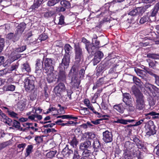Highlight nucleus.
Segmentation results:
<instances>
[{
	"label": "nucleus",
	"instance_id": "37",
	"mask_svg": "<svg viewBox=\"0 0 159 159\" xmlns=\"http://www.w3.org/2000/svg\"><path fill=\"white\" fill-rule=\"evenodd\" d=\"M11 126L18 129H19L20 127V122L15 120L13 121L12 125Z\"/></svg>",
	"mask_w": 159,
	"mask_h": 159
},
{
	"label": "nucleus",
	"instance_id": "30",
	"mask_svg": "<svg viewBox=\"0 0 159 159\" xmlns=\"http://www.w3.org/2000/svg\"><path fill=\"white\" fill-rule=\"evenodd\" d=\"M78 143L75 137H74L70 142V145L73 148H76Z\"/></svg>",
	"mask_w": 159,
	"mask_h": 159
},
{
	"label": "nucleus",
	"instance_id": "8",
	"mask_svg": "<svg viewBox=\"0 0 159 159\" xmlns=\"http://www.w3.org/2000/svg\"><path fill=\"white\" fill-rule=\"evenodd\" d=\"M42 69L44 70L43 64H42V60L39 59H38L36 63L35 73L38 75H40L42 72Z\"/></svg>",
	"mask_w": 159,
	"mask_h": 159
},
{
	"label": "nucleus",
	"instance_id": "36",
	"mask_svg": "<svg viewBox=\"0 0 159 159\" xmlns=\"http://www.w3.org/2000/svg\"><path fill=\"white\" fill-rule=\"evenodd\" d=\"M149 17L148 16H145L141 17L139 23L141 24H143L148 21Z\"/></svg>",
	"mask_w": 159,
	"mask_h": 159
},
{
	"label": "nucleus",
	"instance_id": "64",
	"mask_svg": "<svg viewBox=\"0 0 159 159\" xmlns=\"http://www.w3.org/2000/svg\"><path fill=\"white\" fill-rule=\"evenodd\" d=\"M155 83L159 86V76L157 75L155 77Z\"/></svg>",
	"mask_w": 159,
	"mask_h": 159
},
{
	"label": "nucleus",
	"instance_id": "7",
	"mask_svg": "<svg viewBox=\"0 0 159 159\" xmlns=\"http://www.w3.org/2000/svg\"><path fill=\"white\" fill-rule=\"evenodd\" d=\"M66 89L65 84L62 83H60L55 87L54 90L56 95L59 96L63 91H64Z\"/></svg>",
	"mask_w": 159,
	"mask_h": 159
},
{
	"label": "nucleus",
	"instance_id": "24",
	"mask_svg": "<svg viewBox=\"0 0 159 159\" xmlns=\"http://www.w3.org/2000/svg\"><path fill=\"white\" fill-rule=\"evenodd\" d=\"M15 86L13 85L10 84L5 86L4 87V90L6 91H14L15 89Z\"/></svg>",
	"mask_w": 159,
	"mask_h": 159
},
{
	"label": "nucleus",
	"instance_id": "47",
	"mask_svg": "<svg viewBox=\"0 0 159 159\" xmlns=\"http://www.w3.org/2000/svg\"><path fill=\"white\" fill-rule=\"evenodd\" d=\"M54 12L52 11H48L45 13L44 16L48 18L52 16L54 14Z\"/></svg>",
	"mask_w": 159,
	"mask_h": 159
},
{
	"label": "nucleus",
	"instance_id": "48",
	"mask_svg": "<svg viewBox=\"0 0 159 159\" xmlns=\"http://www.w3.org/2000/svg\"><path fill=\"white\" fill-rule=\"evenodd\" d=\"M80 157L78 154V151L77 150H75L74 153V156H72V157L71 158H73L74 159H78Z\"/></svg>",
	"mask_w": 159,
	"mask_h": 159
},
{
	"label": "nucleus",
	"instance_id": "2",
	"mask_svg": "<svg viewBox=\"0 0 159 159\" xmlns=\"http://www.w3.org/2000/svg\"><path fill=\"white\" fill-rule=\"evenodd\" d=\"M34 78L31 76L26 78L24 80L25 87L27 91L33 90L34 88Z\"/></svg>",
	"mask_w": 159,
	"mask_h": 159
},
{
	"label": "nucleus",
	"instance_id": "44",
	"mask_svg": "<svg viewBox=\"0 0 159 159\" xmlns=\"http://www.w3.org/2000/svg\"><path fill=\"white\" fill-rule=\"evenodd\" d=\"M4 39L2 38H0V53L2 51L4 46Z\"/></svg>",
	"mask_w": 159,
	"mask_h": 159
},
{
	"label": "nucleus",
	"instance_id": "6",
	"mask_svg": "<svg viewBox=\"0 0 159 159\" xmlns=\"http://www.w3.org/2000/svg\"><path fill=\"white\" fill-rule=\"evenodd\" d=\"M136 99V108L140 110H143L145 106L143 96H140L139 98H138Z\"/></svg>",
	"mask_w": 159,
	"mask_h": 159
},
{
	"label": "nucleus",
	"instance_id": "9",
	"mask_svg": "<svg viewBox=\"0 0 159 159\" xmlns=\"http://www.w3.org/2000/svg\"><path fill=\"white\" fill-rule=\"evenodd\" d=\"M134 143H131L129 141L126 142L124 144V150L125 152L124 154L125 156L128 155L129 151L134 148Z\"/></svg>",
	"mask_w": 159,
	"mask_h": 159
},
{
	"label": "nucleus",
	"instance_id": "19",
	"mask_svg": "<svg viewBox=\"0 0 159 159\" xmlns=\"http://www.w3.org/2000/svg\"><path fill=\"white\" fill-rule=\"evenodd\" d=\"M25 102L23 100H21L17 104L18 107L20 111H23L25 107Z\"/></svg>",
	"mask_w": 159,
	"mask_h": 159
},
{
	"label": "nucleus",
	"instance_id": "41",
	"mask_svg": "<svg viewBox=\"0 0 159 159\" xmlns=\"http://www.w3.org/2000/svg\"><path fill=\"white\" fill-rule=\"evenodd\" d=\"M147 61L148 63L149 67L153 68L156 66V63H157L156 61H152L149 59H147Z\"/></svg>",
	"mask_w": 159,
	"mask_h": 159
},
{
	"label": "nucleus",
	"instance_id": "38",
	"mask_svg": "<svg viewBox=\"0 0 159 159\" xmlns=\"http://www.w3.org/2000/svg\"><path fill=\"white\" fill-rule=\"evenodd\" d=\"M113 123H120L124 125L127 124L126 120L118 119L113 121Z\"/></svg>",
	"mask_w": 159,
	"mask_h": 159
},
{
	"label": "nucleus",
	"instance_id": "42",
	"mask_svg": "<svg viewBox=\"0 0 159 159\" xmlns=\"http://www.w3.org/2000/svg\"><path fill=\"white\" fill-rule=\"evenodd\" d=\"M148 115V114H147ZM148 115H150L151 116H152V118L154 119H157L159 118V113H156L155 112L151 111L149 112Z\"/></svg>",
	"mask_w": 159,
	"mask_h": 159
},
{
	"label": "nucleus",
	"instance_id": "27",
	"mask_svg": "<svg viewBox=\"0 0 159 159\" xmlns=\"http://www.w3.org/2000/svg\"><path fill=\"white\" fill-rule=\"evenodd\" d=\"M7 113H8V115L14 118H18V114L12 111L7 110Z\"/></svg>",
	"mask_w": 159,
	"mask_h": 159
},
{
	"label": "nucleus",
	"instance_id": "57",
	"mask_svg": "<svg viewBox=\"0 0 159 159\" xmlns=\"http://www.w3.org/2000/svg\"><path fill=\"white\" fill-rule=\"evenodd\" d=\"M144 119H141V120L138 121V122H137L135 123V124L133 125H130L129 126H135L139 125L140 124H141L142 122L144 121Z\"/></svg>",
	"mask_w": 159,
	"mask_h": 159
},
{
	"label": "nucleus",
	"instance_id": "21",
	"mask_svg": "<svg viewBox=\"0 0 159 159\" xmlns=\"http://www.w3.org/2000/svg\"><path fill=\"white\" fill-rule=\"evenodd\" d=\"M1 121L4 122L6 124H7L9 126H11L13 121L6 116L5 115V117L4 118H2L1 119Z\"/></svg>",
	"mask_w": 159,
	"mask_h": 159
},
{
	"label": "nucleus",
	"instance_id": "1",
	"mask_svg": "<svg viewBox=\"0 0 159 159\" xmlns=\"http://www.w3.org/2000/svg\"><path fill=\"white\" fill-rule=\"evenodd\" d=\"M42 62L44 72L53 71L56 63L54 59L50 58H43Z\"/></svg>",
	"mask_w": 159,
	"mask_h": 159
},
{
	"label": "nucleus",
	"instance_id": "62",
	"mask_svg": "<svg viewBox=\"0 0 159 159\" xmlns=\"http://www.w3.org/2000/svg\"><path fill=\"white\" fill-rule=\"evenodd\" d=\"M102 89H100L98 90L97 92L95 93L94 97L95 98H97L98 96H99L100 94L102 92Z\"/></svg>",
	"mask_w": 159,
	"mask_h": 159
},
{
	"label": "nucleus",
	"instance_id": "60",
	"mask_svg": "<svg viewBox=\"0 0 159 159\" xmlns=\"http://www.w3.org/2000/svg\"><path fill=\"white\" fill-rule=\"evenodd\" d=\"M136 144L139 148H142L144 147V145L142 143V142L140 140L139 141V142L137 143Z\"/></svg>",
	"mask_w": 159,
	"mask_h": 159
},
{
	"label": "nucleus",
	"instance_id": "26",
	"mask_svg": "<svg viewBox=\"0 0 159 159\" xmlns=\"http://www.w3.org/2000/svg\"><path fill=\"white\" fill-rule=\"evenodd\" d=\"M64 49L66 55H70L69 53H71L72 48L69 44H66L64 46Z\"/></svg>",
	"mask_w": 159,
	"mask_h": 159
},
{
	"label": "nucleus",
	"instance_id": "15",
	"mask_svg": "<svg viewBox=\"0 0 159 159\" xmlns=\"http://www.w3.org/2000/svg\"><path fill=\"white\" fill-rule=\"evenodd\" d=\"M26 24L24 22L20 24L17 26L16 30L18 34H21L24 31L26 27Z\"/></svg>",
	"mask_w": 159,
	"mask_h": 159
},
{
	"label": "nucleus",
	"instance_id": "50",
	"mask_svg": "<svg viewBox=\"0 0 159 159\" xmlns=\"http://www.w3.org/2000/svg\"><path fill=\"white\" fill-rule=\"evenodd\" d=\"M64 17L63 15H61L59 17V21L58 23V24L60 25H64L65 24Z\"/></svg>",
	"mask_w": 159,
	"mask_h": 159
},
{
	"label": "nucleus",
	"instance_id": "52",
	"mask_svg": "<svg viewBox=\"0 0 159 159\" xmlns=\"http://www.w3.org/2000/svg\"><path fill=\"white\" fill-rule=\"evenodd\" d=\"M137 149L134 148H134L129 151V154L127 155L129 156L131 154H133L134 156L136 154L135 153L137 152Z\"/></svg>",
	"mask_w": 159,
	"mask_h": 159
},
{
	"label": "nucleus",
	"instance_id": "55",
	"mask_svg": "<svg viewBox=\"0 0 159 159\" xmlns=\"http://www.w3.org/2000/svg\"><path fill=\"white\" fill-rule=\"evenodd\" d=\"M87 107H88V108L90 110H91L95 114L97 115L99 114V113L96 112L95 110L94 109V108L92 106V105L91 104H90L89 105H88L87 106Z\"/></svg>",
	"mask_w": 159,
	"mask_h": 159
},
{
	"label": "nucleus",
	"instance_id": "45",
	"mask_svg": "<svg viewBox=\"0 0 159 159\" xmlns=\"http://www.w3.org/2000/svg\"><path fill=\"white\" fill-rule=\"evenodd\" d=\"M94 56L97 58H99V59L101 60V59L102 58L103 56V54L101 52L98 51L95 53Z\"/></svg>",
	"mask_w": 159,
	"mask_h": 159
},
{
	"label": "nucleus",
	"instance_id": "33",
	"mask_svg": "<svg viewBox=\"0 0 159 159\" xmlns=\"http://www.w3.org/2000/svg\"><path fill=\"white\" fill-rule=\"evenodd\" d=\"M147 57L153 59H159V54L148 53L147 54Z\"/></svg>",
	"mask_w": 159,
	"mask_h": 159
},
{
	"label": "nucleus",
	"instance_id": "34",
	"mask_svg": "<svg viewBox=\"0 0 159 159\" xmlns=\"http://www.w3.org/2000/svg\"><path fill=\"white\" fill-rule=\"evenodd\" d=\"M33 148V146L32 145H29L27 146L26 149V153L25 154V156L26 157L29 156L32 152Z\"/></svg>",
	"mask_w": 159,
	"mask_h": 159
},
{
	"label": "nucleus",
	"instance_id": "35",
	"mask_svg": "<svg viewBox=\"0 0 159 159\" xmlns=\"http://www.w3.org/2000/svg\"><path fill=\"white\" fill-rule=\"evenodd\" d=\"M145 86L149 90L151 91H152V89H153L154 90H155L156 89H157V88L156 86L150 84L149 83H146L145 84Z\"/></svg>",
	"mask_w": 159,
	"mask_h": 159
},
{
	"label": "nucleus",
	"instance_id": "51",
	"mask_svg": "<svg viewBox=\"0 0 159 159\" xmlns=\"http://www.w3.org/2000/svg\"><path fill=\"white\" fill-rule=\"evenodd\" d=\"M100 60L99 58H97L94 56V58L92 61V62L93 63V65L95 66L98 63Z\"/></svg>",
	"mask_w": 159,
	"mask_h": 159
},
{
	"label": "nucleus",
	"instance_id": "22",
	"mask_svg": "<svg viewBox=\"0 0 159 159\" xmlns=\"http://www.w3.org/2000/svg\"><path fill=\"white\" fill-rule=\"evenodd\" d=\"M159 9V2L157 3L155 5L151 13V16H154L157 13Z\"/></svg>",
	"mask_w": 159,
	"mask_h": 159
},
{
	"label": "nucleus",
	"instance_id": "32",
	"mask_svg": "<svg viewBox=\"0 0 159 159\" xmlns=\"http://www.w3.org/2000/svg\"><path fill=\"white\" fill-rule=\"evenodd\" d=\"M93 146L95 149L99 148L100 147V144L99 141L98 139L95 140L93 143Z\"/></svg>",
	"mask_w": 159,
	"mask_h": 159
},
{
	"label": "nucleus",
	"instance_id": "54",
	"mask_svg": "<svg viewBox=\"0 0 159 159\" xmlns=\"http://www.w3.org/2000/svg\"><path fill=\"white\" fill-rule=\"evenodd\" d=\"M137 11L136 9L132 10L129 13V15L133 16L137 15Z\"/></svg>",
	"mask_w": 159,
	"mask_h": 159
},
{
	"label": "nucleus",
	"instance_id": "39",
	"mask_svg": "<svg viewBox=\"0 0 159 159\" xmlns=\"http://www.w3.org/2000/svg\"><path fill=\"white\" fill-rule=\"evenodd\" d=\"M57 153L56 151H50L47 153L46 157L48 158H52L54 157Z\"/></svg>",
	"mask_w": 159,
	"mask_h": 159
},
{
	"label": "nucleus",
	"instance_id": "63",
	"mask_svg": "<svg viewBox=\"0 0 159 159\" xmlns=\"http://www.w3.org/2000/svg\"><path fill=\"white\" fill-rule=\"evenodd\" d=\"M35 140L37 143H39L42 142L43 138L41 136H38L35 137Z\"/></svg>",
	"mask_w": 159,
	"mask_h": 159
},
{
	"label": "nucleus",
	"instance_id": "3",
	"mask_svg": "<svg viewBox=\"0 0 159 159\" xmlns=\"http://www.w3.org/2000/svg\"><path fill=\"white\" fill-rule=\"evenodd\" d=\"M75 58L78 62L83 60V51L82 48L79 45H75Z\"/></svg>",
	"mask_w": 159,
	"mask_h": 159
},
{
	"label": "nucleus",
	"instance_id": "23",
	"mask_svg": "<svg viewBox=\"0 0 159 159\" xmlns=\"http://www.w3.org/2000/svg\"><path fill=\"white\" fill-rule=\"evenodd\" d=\"M21 68L23 71H26L29 72L30 71L31 69L30 66L28 63H25L23 64Z\"/></svg>",
	"mask_w": 159,
	"mask_h": 159
},
{
	"label": "nucleus",
	"instance_id": "13",
	"mask_svg": "<svg viewBox=\"0 0 159 159\" xmlns=\"http://www.w3.org/2000/svg\"><path fill=\"white\" fill-rule=\"evenodd\" d=\"M59 69V73L58 75V80L64 82H66V75L65 71V70H61Z\"/></svg>",
	"mask_w": 159,
	"mask_h": 159
},
{
	"label": "nucleus",
	"instance_id": "17",
	"mask_svg": "<svg viewBox=\"0 0 159 159\" xmlns=\"http://www.w3.org/2000/svg\"><path fill=\"white\" fill-rule=\"evenodd\" d=\"M28 128L29 131H30V133L32 135L34 134V132L37 131L39 129L38 128L35 127L34 126L32 123H30V125L28 126Z\"/></svg>",
	"mask_w": 159,
	"mask_h": 159
},
{
	"label": "nucleus",
	"instance_id": "40",
	"mask_svg": "<svg viewBox=\"0 0 159 159\" xmlns=\"http://www.w3.org/2000/svg\"><path fill=\"white\" fill-rule=\"evenodd\" d=\"M134 82L137 85L139 86H142V84L140 80L135 77H134L133 79Z\"/></svg>",
	"mask_w": 159,
	"mask_h": 159
},
{
	"label": "nucleus",
	"instance_id": "43",
	"mask_svg": "<svg viewBox=\"0 0 159 159\" xmlns=\"http://www.w3.org/2000/svg\"><path fill=\"white\" fill-rule=\"evenodd\" d=\"M138 14H143L145 10V8L143 7H138L136 8Z\"/></svg>",
	"mask_w": 159,
	"mask_h": 159
},
{
	"label": "nucleus",
	"instance_id": "5",
	"mask_svg": "<svg viewBox=\"0 0 159 159\" xmlns=\"http://www.w3.org/2000/svg\"><path fill=\"white\" fill-rule=\"evenodd\" d=\"M102 140L106 143L111 142L113 140L112 133L108 130H106L102 133Z\"/></svg>",
	"mask_w": 159,
	"mask_h": 159
},
{
	"label": "nucleus",
	"instance_id": "61",
	"mask_svg": "<svg viewBox=\"0 0 159 159\" xmlns=\"http://www.w3.org/2000/svg\"><path fill=\"white\" fill-rule=\"evenodd\" d=\"M26 49V45L23 46L20 48H18L16 49V51L18 52H22L24 51H25Z\"/></svg>",
	"mask_w": 159,
	"mask_h": 159
},
{
	"label": "nucleus",
	"instance_id": "46",
	"mask_svg": "<svg viewBox=\"0 0 159 159\" xmlns=\"http://www.w3.org/2000/svg\"><path fill=\"white\" fill-rule=\"evenodd\" d=\"M124 98L123 99V101H125L126 100L131 99V97L130 94L127 93H125L123 94Z\"/></svg>",
	"mask_w": 159,
	"mask_h": 159
},
{
	"label": "nucleus",
	"instance_id": "11",
	"mask_svg": "<svg viewBox=\"0 0 159 159\" xmlns=\"http://www.w3.org/2000/svg\"><path fill=\"white\" fill-rule=\"evenodd\" d=\"M62 153L64 156L71 158L72 157L73 151L72 150L69 149L68 146H66V147L63 149Z\"/></svg>",
	"mask_w": 159,
	"mask_h": 159
},
{
	"label": "nucleus",
	"instance_id": "31",
	"mask_svg": "<svg viewBox=\"0 0 159 159\" xmlns=\"http://www.w3.org/2000/svg\"><path fill=\"white\" fill-rule=\"evenodd\" d=\"M96 38H94V39L92 40V44H93V46L92 47L91 49H94L95 48V47L94 45H95L96 46L98 47L100 42L99 41H98L96 40V39L97 38V36H96Z\"/></svg>",
	"mask_w": 159,
	"mask_h": 159
},
{
	"label": "nucleus",
	"instance_id": "25",
	"mask_svg": "<svg viewBox=\"0 0 159 159\" xmlns=\"http://www.w3.org/2000/svg\"><path fill=\"white\" fill-rule=\"evenodd\" d=\"M11 143V141L9 140L0 144V150L10 145Z\"/></svg>",
	"mask_w": 159,
	"mask_h": 159
},
{
	"label": "nucleus",
	"instance_id": "56",
	"mask_svg": "<svg viewBox=\"0 0 159 159\" xmlns=\"http://www.w3.org/2000/svg\"><path fill=\"white\" fill-rule=\"evenodd\" d=\"M98 86H100L104 83V79L103 78H100L96 82Z\"/></svg>",
	"mask_w": 159,
	"mask_h": 159
},
{
	"label": "nucleus",
	"instance_id": "49",
	"mask_svg": "<svg viewBox=\"0 0 159 159\" xmlns=\"http://www.w3.org/2000/svg\"><path fill=\"white\" fill-rule=\"evenodd\" d=\"M103 120V119H97L94 120H91V123L95 125H97L101 123V121Z\"/></svg>",
	"mask_w": 159,
	"mask_h": 159
},
{
	"label": "nucleus",
	"instance_id": "29",
	"mask_svg": "<svg viewBox=\"0 0 159 159\" xmlns=\"http://www.w3.org/2000/svg\"><path fill=\"white\" fill-rule=\"evenodd\" d=\"M61 0H49L47 2V5L49 7L54 6L58 3Z\"/></svg>",
	"mask_w": 159,
	"mask_h": 159
},
{
	"label": "nucleus",
	"instance_id": "53",
	"mask_svg": "<svg viewBox=\"0 0 159 159\" xmlns=\"http://www.w3.org/2000/svg\"><path fill=\"white\" fill-rule=\"evenodd\" d=\"M26 144L25 143H22L18 145L17 147L21 151H23L26 146Z\"/></svg>",
	"mask_w": 159,
	"mask_h": 159
},
{
	"label": "nucleus",
	"instance_id": "14",
	"mask_svg": "<svg viewBox=\"0 0 159 159\" xmlns=\"http://www.w3.org/2000/svg\"><path fill=\"white\" fill-rule=\"evenodd\" d=\"M132 91L136 97V98H139L140 96H143V94L141 93L140 90L135 85H134L132 88Z\"/></svg>",
	"mask_w": 159,
	"mask_h": 159
},
{
	"label": "nucleus",
	"instance_id": "20",
	"mask_svg": "<svg viewBox=\"0 0 159 159\" xmlns=\"http://www.w3.org/2000/svg\"><path fill=\"white\" fill-rule=\"evenodd\" d=\"M42 3L39 0H35L33 4L31 6V8L32 9L35 10L38 8Z\"/></svg>",
	"mask_w": 159,
	"mask_h": 159
},
{
	"label": "nucleus",
	"instance_id": "58",
	"mask_svg": "<svg viewBox=\"0 0 159 159\" xmlns=\"http://www.w3.org/2000/svg\"><path fill=\"white\" fill-rule=\"evenodd\" d=\"M84 150L82 153L83 157H85L89 156L90 155V152L88 150V149Z\"/></svg>",
	"mask_w": 159,
	"mask_h": 159
},
{
	"label": "nucleus",
	"instance_id": "16",
	"mask_svg": "<svg viewBox=\"0 0 159 159\" xmlns=\"http://www.w3.org/2000/svg\"><path fill=\"white\" fill-rule=\"evenodd\" d=\"M53 71H48V72H44L47 74V80L49 83H51L53 82Z\"/></svg>",
	"mask_w": 159,
	"mask_h": 159
},
{
	"label": "nucleus",
	"instance_id": "10",
	"mask_svg": "<svg viewBox=\"0 0 159 159\" xmlns=\"http://www.w3.org/2000/svg\"><path fill=\"white\" fill-rule=\"evenodd\" d=\"M156 133V130L155 129V126L153 123L150 125H148L147 126L146 135L149 136L154 135Z\"/></svg>",
	"mask_w": 159,
	"mask_h": 159
},
{
	"label": "nucleus",
	"instance_id": "18",
	"mask_svg": "<svg viewBox=\"0 0 159 159\" xmlns=\"http://www.w3.org/2000/svg\"><path fill=\"white\" fill-rule=\"evenodd\" d=\"M113 108L120 113H122L124 112V109L121 104L115 105L114 106Z\"/></svg>",
	"mask_w": 159,
	"mask_h": 159
},
{
	"label": "nucleus",
	"instance_id": "59",
	"mask_svg": "<svg viewBox=\"0 0 159 159\" xmlns=\"http://www.w3.org/2000/svg\"><path fill=\"white\" fill-rule=\"evenodd\" d=\"M28 118L31 120L34 121H37V120L35 119V114H31V115L29 116Z\"/></svg>",
	"mask_w": 159,
	"mask_h": 159
},
{
	"label": "nucleus",
	"instance_id": "12",
	"mask_svg": "<svg viewBox=\"0 0 159 159\" xmlns=\"http://www.w3.org/2000/svg\"><path fill=\"white\" fill-rule=\"evenodd\" d=\"M91 147V142L89 140H87L80 143V149L84 150L90 149Z\"/></svg>",
	"mask_w": 159,
	"mask_h": 159
},
{
	"label": "nucleus",
	"instance_id": "4",
	"mask_svg": "<svg viewBox=\"0 0 159 159\" xmlns=\"http://www.w3.org/2000/svg\"><path fill=\"white\" fill-rule=\"evenodd\" d=\"M70 55H65L62 59L61 63L60 64L59 68L61 70H65L69 65L70 62Z\"/></svg>",
	"mask_w": 159,
	"mask_h": 159
},
{
	"label": "nucleus",
	"instance_id": "28",
	"mask_svg": "<svg viewBox=\"0 0 159 159\" xmlns=\"http://www.w3.org/2000/svg\"><path fill=\"white\" fill-rule=\"evenodd\" d=\"M60 4L62 7H65L66 8H69L70 7V4L69 2L66 0L61 1Z\"/></svg>",
	"mask_w": 159,
	"mask_h": 159
}]
</instances>
